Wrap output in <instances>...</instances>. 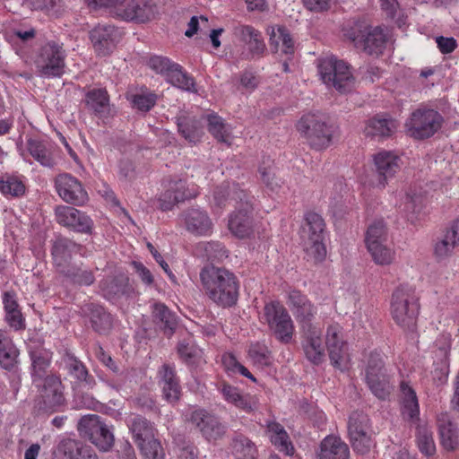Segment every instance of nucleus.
Listing matches in <instances>:
<instances>
[{
    "label": "nucleus",
    "instance_id": "nucleus-1",
    "mask_svg": "<svg viewBox=\"0 0 459 459\" xmlns=\"http://www.w3.org/2000/svg\"><path fill=\"white\" fill-rule=\"evenodd\" d=\"M202 287L209 299L219 306L230 307L236 304L238 283L229 270L213 265L204 266L200 272Z\"/></svg>",
    "mask_w": 459,
    "mask_h": 459
},
{
    "label": "nucleus",
    "instance_id": "nucleus-2",
    "mask_svg": "<svg viewBox=\"0 0 459 459\" xmlns=\"http://www.w3.org/2000/svg\"><path fill=\"white\" fill-rule=\"evenodd\" d=\"M229 186H221L213 193L215 205L221 207L227 200L226 195H230V200L236 202V211L230 216L228 227L230 231L239 238H248L254 230L253 204L247 194L233 185L230 194L228 192Z\"/></svg>",
    "mask_w": 459,
    "mask_h": 459
},
{
    "label": "nucleus",
    "instance_id": "nucleus-3",
    "mask_svg": "<svg viewBox=\"0 0 459 459\" xmlns=\"http://www.w3.org/2000/svg\"><path fill=\"white\" fill-rule=\"evenodd\" d=\"M420 305L414 290L407 285L397 287L392 294L390 312L394 321L404 330L413 331Z\"/></svg>",
    "mask_w": 459,
    "mask_h": 459
},
{
    "label": "nucleus",
    "instance_id": "nucleus-4",
    "mask_svg": "<svg viewBox=\"0 0 459 459\" xmlns=\"http://www.w3.org/2000/svg\"><path fill=\"white\" fill-rule=\"evenodd\" d=\"M296 128L308 145L317 151L327 148L333 138V127L319 112L304 114L297 122Z\"/></svg>",
    "mask_w": 459,
    "mask_h": 459
},
{
    "label": "nucleus",
    "instance_id": "nucleus-5",
    "mask_svg": "<svg viewBox=\"0 0 459 459\" xmlns=\"http://www.w3.org/2000/svg\"><path fill=\"white\" fill-rule=\"evenodd\" d=\"M385 355L377 351H371L365 355V380L373 394L381 399H386L392 389L390 375L385 366Z\"/></svg>",
    "mask_w": 459,
    "mask_h": 459
},
{
    "label": "nucleus",
    "instance_id": "nucleus-6",
    "mask_svg": "<svg viewBox=\"0 0 459 459\" xmlns=\"http://www.w3.org/2000/svg\"><path fill=\"white\" fill-rule=\"evenodd\" d=\"M318 73L327 87H333L339 92L351 91L355 85V78L351 67L335 56H325L319 60Z\"/></svg>",
    "mask_w": 459,
    "mask_h": 459
},
{
    "label": "nucleus",
    "instance_id": "nucleus-7",
    "mask_svg": "<svg viewBox=\"0 0 459 459\" xmlns=\"http://www.w3.org/2000/svg\"><path fill=\"white\" fill-rule=\"evenodd\" d=\"M260 321L267 325L277 340L289 343L292 340L295 326L288 310L277 300L265 303Z\"/></svg>",
    "mask_w": 459,
    "mask_h": 459
},
{
    "label": "nucleus",
    "instance_id": "nucleus-8",
    "mask_svg": "<svg viewBox=\"0 0 459 459\" xmlns=\"http://www.w3.org/2000/svg\"><path fill=\"white\" fill-rule=\"evenodd\" d=\"M305 221L301 231L304 250L307 257L315 263L322 262L326 256L324 220L318 213L309 212L305 215Z\"/></svg>",
    "mask_w": 459,
    "mask_h": 459
},
{
    "label": "nucleus",
    "instance_id": "nucleus-9",
    "mask_svg": "<svg viewBox=\"0 0 459 459\" xmlns=\"http://www.w3.org/2000/svg\"><path fill=\"white\" fill-rule=\"evenodd\" d=\"M65 57L63 44L48 41L41 48L35 62L39 74L47 78L61 77L65 74Z\"/></svg>",
    "mask_w": 459,
    "mask_h": 459
},
{
    "label": "nucleus",
    "instance_id": "nucleus-10",
    "mask_svg": "<svg viewBox=\"0 0 459 459\" xmlns=\"http://www.w3.org/2000/svg\"><path fill=\"white\" fill-rule=\"evenodd\" d=\"M443 117L432 108H418L405 123L408 134L415 139L434 135L442 126Z\"/></svg>",
    "mask_w": 459,
    "mask_h": 459
},
{
    "label": "nucleus",
    "instance_id": "nucleus-11",
    "mask_svg": "<svg viewBox=\"0 0 459 459\" xmlns=\"http://www.w3.org/2000/svg\"><path fill=\"white\" fill-rule=\"evenodd\" d=\"M78 430L100 451H108L114 444V435L110 428L98 415L82 417Z\"/></svg>",
    "mask_w": 459,
    "mask_h": 459
},
{
    "label": "nucleus",
    "instance_id": "nucleus-12",
    "mask_svg": "<svg viewBox=\"0 0 459 459\" xmlns=\"http://www.w3.org/2000/svg\"><path fill=\"white\" fill-rule=\"evenodd\" d=\"M40 394L39 410L46 413H53L65 405L64 385L61 379L49 375L43 377L40 385H35Z\"/></svg>",
    "mask_w": 459,
    "mask_h": 459
},
{
    "label": "nucleus",
    "instance_id": "nucleus-13",
    "mask_svg": "<svg viewBox=\"0 0 459 459\" xmlns=\"http://www.w3.org/2000/svg\"><path fill=\"white\" fill-rule=\"evenodd\" d=\"M198 195V186L186 183L182 178H173L169 181L166 190L160 195L159 208L162 211L171 210L178 203L194 198Z\"/></svg>",
    "mask_w": 459,
    "mask_h": 459
},
{
    "label": "nucleus",
    "instance_id": "nucleus-14",
    "mask_svg": "<svg viewBox=\"0 0 459 459\" xmlns=\"http://www.w3.org/2000/svg\"><path fill=\"white\" fill-rule=\"evenodd\" d=\"M325 345L332 365L342 371L347 369L350 364V355L343 341L342 327L339 325H330L327 327Z\"/></svg>",
    "mask_w": 459,
    "mask_h": 459
},
{
    "label": "nucleus",
    "instance_id": "nucleus-15",
    "mask_svg": "<svg viewBox=\"0 0 459 459\" xmlns=\"http://www.w3.org/2000/svg\"><path fill=\"white\" fill-rule=\"evenodd\" d=\"M55 188L59 197L65 203L82 205L88 200V195L82 183L68 173H62L55 178Z\"/></svg>",
    "mask_w": 459,
    "mask_h": 459
},
{
    "label": "nucleus",
    "instance_id": "nucleus-16",
    "mask_svg": "<svg viewBox=\"0 0 459 459\" xmlns=\"http://www.w3.org/2000/svg\"><path fill=\"white\" fill-rule=\"evenodd\" d=\"M56 221L74 231L90 233L93 222L84 212L66 205H60L55 210Z\"/></svg>",
    "mask_w": 459,
    "mask_h": 459
},
{
    "label": "nucleus",
    "instance_id": "nucleus-17",
    "mask_svg": "<svg viewBox=\"0 0 459 459\" xmlns=\"http://www.w3.org/2000/svg\"><path fill=\"white\" fill-rule=\"evenodd\" d=\"M157 13V5L152 0H126L120 20L144 23L154 19Z\"/></svg>",
    "mask_w": 459,
    "mask_h": 459
},
{
    "label": "nucleus",
    "instance_id": "nucleus-18",
    "mask_svg": "<svg viewBox=\"0 0 459 459\" xmlns=\"http://www.w3.org/2000/svg\"><path fill=\"white\" fill-rule=\"evenodd\" d=\"M234 36L245 46L246 58L260 56L265 51V43L262 33L251 25L240 24L234 28Z\"/></svg>",
    "mask_w": 459,
    "mask_h": 459
},
{
    "label": "nucleus",
    "instance_id": "nucleus-19",
    "mask_svg": "<svg viewBox=\"0 0 459 459\" xmlns=\"http://www.w3.org/2000/svg\"><path fill=\"white\" fill-rule=\"evenodd\" d=\"M373 162L379 176L378 186L384 188L387 180L393 178L401 169V157L393 151L382 150L373 156Z\"/></svg>",
    "mask_w": 459,
    "mask_h": 459
},
{
    "label": "nucleus",
    "instance_id": "nucleus-20",
    "mask_svg": "<svg viewBox=\"0 0 459 459\" xmlns=\"http://www.w3.org/2000/svg\"><path fill=\"white\" fill-rule=\"evenodd\" d=\"M120 37L119 30L111 24H99L90 34L93 48L99 56L108 55Z\"/></svg>",
    "mask_w": 459,
    "mask_h": 459
},
{
    "label": "nucleus",
    "instance_id": "nucleus-21",
    "mask_svg": "<svg viewBox=\"0 0 459 459\" xmlns=\"http://www.w3.org/2000/svg\"><path fill=\"white\" fill-rule=\"evenodd\" d=\"M189 420L196 425L202 435L209 441L221 437L226 430V427L215 416L204 409H194Z\"/></svg>",
    "mask_w": 459,
    "mask_h": 459
},
{
    "label": "nucleus",
    "instance_id": "nucleus-22",
    "mask_svg": "<svg viewBox=\"0 0 459 459\" xmlns=\"http://www.w3.org/2000/svg\"><path fill=\"white\" fill-rule=\"evenodd\" d=\"M288 305L292 310L296 319L307 327V325H312L310 321L315 317L317 313L316 307L300 291L291 290L288 297Z\"/></svg>",
    "mask_w": 459,
    "mask_h": 459
},
{
    "label": "nucleus",
    "instance_id": "nucleus-23",
    "mask_svg": "<svg viewBox=\"0 0 459 459\" xmlns=\"http://www.w3.org/2000/svg\"><path fill=\"white\" fill-rule=\"evenodd\" d=\"M304 341L302 342L306 358L314 364H319L325 358V345L321 338L320 329L314 325L304 326Z\"/></svg>",
    "mask_w": 459,
    "mask_h": 459
},
{
    "label": "nucleus",
    "instance_id": "nucleus-24",
    "mask_svg": "<svg viewBox=\"0 0 459 459\" xmlns=\"http://www.w3.org/2000/svg\"><path fill=\"white\" fill-rule=\"evenodd\" d=\"M54 459H98V456L91 447L80 441L63 438L54 452Z\"/></svg>",
    "mask_w": 459,
    "mask_h": 459
},
{
    "label": "nucleus",
    "instance_id": "nucleus-25",
    "mask_svg": "<svg viewBox=\"0 0 459 459\" xmlns=\"http://www.w3.org/2000/svg\"><path fill=\"white\" fill-rule=\"evenodd\" d=\"M398 123L386 114L376 115L369 118L365 126L366 136L378 140L392 136L397 130Z\"/></svg>",
    "mask_w": 459,
    "mask_h": 459
},
{
    "label": "nucleus",
    "instance_id": "nucleus-26",
    "mask_svg": "<svg viewBox=\"0 0 459 459\" xmlns=\"http://www.w3.org/2000/svg\"><path fill=\"white\" fill-rule=\"evenodd\" d=\"M26 146L31 157L41 166L51 168L55 165L56 146L51 141L40 138H29Z\"/></svg>",
    "mask_w": 459,
    "mask_h": 459
},
{
    "label": "nucleus",
    "instance_id": "nucleus-27",
    "mask_svg": "<svg viewBox=\"0 0 459 459\" xmlns=\"http://www.w3.org/2000/svg\"><path fill=\"white\" fill-rule=\"evenodd\" d=\"M186 229L194 235L207 236L212 231V223L206 212L190 209L184 213Z\"/></svg>",
    "mask_w": 459,
    "mask_h": 459
},
{
    "label": "nucleus",
    "instance_id": "nucleus-28",
    "mask_svg": "<svg viewBox=\"0 0 459 459\" xmlns=\"http://www.w3.org/2000/svg\"><path fill=\"white\" fill-rule=\"evenodd\" d=\"M438 432L442 447L446 451H455L459 447V429L445 412L437 418Z\"/></svg>",
    "mask_w": 459,
    "mask_h": 459
},
{
    "label": "nucleus",
    "instance_id": "nucleus-29",
    "mask_svg": "<svg viewBox=\"0 0 459 459\" xmlns=\"http://www.w3.org/2000/svg\"><path fill=\"white\" fill-rule=\"evenodd\" d=\"M350 450L339 437L327 436L320 444L318 459H349Z\"/></svg>",
    "mask_w": 459,
    "mask_h": 459
},
{
    "label": "nucleus",
    "instance_id": "nucleus-30",
    "mask_svg": "<svg viewBox=\"0 0 459 459\" xmlns=\"http://www.w3.org/2000/svg\"><path fill=\"white\" fill-rule=\"evenodd\" d=\"M388 39L386 30L381 27L368 29L362 35V46L368 55L379 56L385 48Z\"/></svg>",
    "mask_w": 459,
    "mask_h": 459
},
{
    "label": "nucleus",
    "instance_id": "nucleus-31",
    "mask_svg": "<svg viewBox=\"0 0 459 459\" xmlns=\"http://www.w3.org/2000/svg\"><path fill=\"white\" fill-rule=\"evenodd\" d=\"M401 390V411L403 417L409 420H417L420 414V407L415 391L408 383L403 381Z\"/></svg>",
    "mask_w": 459,
    "mask_h": 459
},
{
    "label": "nucleus",
    "instance_id": "nucleus-32",
    "mask_svg": "<svg viewBox=\"0 0 459 459\" xmlns=\"http://www.w3.org/2000/svg\"><path fill=\"white\" fill-rule=\"evenodd\" d=\"M5 321L14 330H21L25 327V321L17 303L15 295L12 292H4L2 297Z\"/></svg>",
    "mask_w": 459,
    "mask_h": 459
},
{
    "label": "nucleus",
    "instance_id": "nucleus-33",
    "mask_svg": "<svg viewBox=\"0 0 459 459\" xmlns=\"http://www.w3.org/2000/svg\"><path fill=\"white\" fill-rule=\"evenodd\" d=\"M267 434L272 444L280 451L287 455H292L294 446H292L289 435L283 426L275 421L267 423Z\"/></svg>",
    "mask_w": 459,
    "mask_h": 459
},
{
    "label": "nucleus",
    "instance_id": "nucleus-34",
    "mask_svg": "<svg viewBox=\"0 0 459 459\" xmlns=\"http://www.w3.org/2000/svg\"><path fill=\"white\" fill-rule=\"evenodd\" d=\"M270 44L276 53L292 56L295 51L292 37L288 30L281 26L273 29L270 36Z\"/></svg>",
    "mask_w": 459,
    "mask_h": 459
},
{
    "label": "nucleus",
    "instance_id": "nucleus-35",
    "mask_svg": "<svg viewBox=\"0 0 459 459\" xmlns=\"http://www.w3.org/2000/svg\"><path fill=\"white\" fill-rule=\"evenodd\" d=\"M85 103L100 117H106L109 113V96L103 88L89 91L85 95Z\"/></svg>",
    "mask_w": 459,
    "mask_h": 459
},
{
    "label": "nucleus",
    "instance_id": "nucleus-36",
    "mask_svg": "<svg viewBox=\"0 0 459 459\" xmlns=\"http://www.w3.org/2000/svg\"><path fill=\"white\" fill-rule=\"evenodd\" d=\"M160 375L164 398L169 403L177 402L180 394V386L173 368L164 365L160 370Z\"/></svg>",
    "mask_w": 459,
    "mask_h": 459
},
{
    "label": "nucleus",
    "instance_id": "nucleus-37",
    "mask_svg": "<svg viewBox=\"0 0 459 459\" xmlns=\"http://www.w3.org/2000/svg\"><path fill=\"white\" fill-rule=\"evenodd\" d=\"M129 429L138 446L156 439L152 424L140 416H136L132 420Z\"/></svg>",
    "mask_w": 459,
    "mask_h": 459
},
{
    "label": "nucleus",
    "instance_id": "nucleus-38",
    "mask_svg": "<svg viewBox=\"0 0 459 459\" xmlns=\"http://www.w3.org/2000/svg\"><path fill=\"white\" fill-rule=\"evenodd\" d=\"M219 390L224 400L233 404L238 409L247 412L253 410V403L250 397L242 394L238 387L223 383Z\"/></svg>",
    "mask_w": 459,
    "mask_h": 459
},
{
    "label": "nucleus",
    "instance_id": "nucleus-39",
    "mask_svg": "<svg viewBox=\"0 0 459 459\" xmlns=\"http://www.w3.org/2000/svg\"><path fill=\"white\" fill-rule=\"evenodd\" d=\"M32 367V382L34 385H40L45 377L46 369L50 363V353L46 350L30 351Z\"/></svg>",
    "mask_w": 459,
    "mask_h": 459
},
{
    "label": "nucleus",
    "instance_id": "nucleus-40",
    "mask_svg": "<svg viewBox=\"0 0 459 459\" xmlns=\"http://www.w3.org/2000/svg\"><path fill=\"white\" fill-rule=\"evenodd\" d=\"M18 350L5 332L0 330V365L5 369H12L18 357Z\"/></svg>",
    "mask_w": 459,
    "mask_h": 459
},
{
    "label": "nucleus",
    "instance_id": "nucleus-41",
    "mask_svg": "<svg viewBox=\"0 0 459 459\" xmlns=\"http://www.w3.org/2000/svg\"><path fill=\"white\" fill-rule=\"evenodd\" d=\"M0 191L5 196L20 197L25 194V178L21 175H4L0 179Z\"/></svg>",
    "mask_w": 459,
    "mask_h": 459
},
{
    "label": "nucleus",
    "instance_id": "nucleus-42",
    "mask_svg": "<svg viewBox=\"0 0 459 459\" xmlns=\"http://www.w3.org/2000/svg\"><path fill=\"white\" fill-rule=\"evenodd\" d=\"M85 312L89 314L91 323L95 331L104 333L111 326V316L105 311L102 306L97 304L87 305Z\"/></svg>",
    "mask_w": 459,
    "mask_h": 459
},
{
    "label": "nucleus",
    "instance_id": "nucleus-43",
    "mask_svg": "<svg viewBox=\"0 0 459 459\" xmlns=\"http://www.w3.org/2000/svg\"><path fill=\"white\" fill-rule=\"evenodd\" d=\"M79 249L80 247L70 239L63 238L56 239L52 246V255L56 264L61 266L73 253Z\"/></svg>",
    "mask_w": 459,
    "mask_h": 459
},
{
    "label": "nucleus",
    "instance_id": "nucleus-44",
    "mask_svg": "<svg viewBox=\"0 0 459 459\" xmlns=\"http://www.w3.org/2000/svg\"><path fill=\"white\" fill-rule=\"evenodd\" d=\"M452 338L449 333L440 334L431 347L434 363L444 368L447 364L450 354Z\"/></svg>",
    "mask_w": 459,
    "mask_h": 459
},
{
    "label": "nucleus",
    "instance_id": "nucleus-45",
    "mask_svg": "<svg viewBox=\"0 0 459 459\" xmlns=\"http://www.w3.org/2000/svg\"><path fill=\"white\" fill-rule=\"evenodd\" d=\"M258 173L261 181L269 190L276 192L281 188L282 181L281 178L276 177L273 161L270 158L263 160L259 166Z\"/></svg>",
    "mask_w": 459,
    "mask_h": 459
},
{
    "label": "nucleus",
    "instance_id": "nucleus-46",
    "mask_svg": "<svg viewBox=\"0 0 459 459\" xmlns=\"http://www.w3.org/2000/svg\"><path fill=\"white\" fill-rule=\"evenodd\" d=\"M370 432L369 429V419L366 414L355 411L349 419L348 422V433L350 441L355 440L361 435Z\"/></svg>",
    "mask_w": 459,
    "mask_h": 459
},
{
    "label": "nucleus",
    "instance_id": "nucleus-47",
    "mask_svg": "<svg viewBox=\"0 0 459 459\" xmlns=\"http://www.w3.org/2000/svg\"><path fill=\"white\" fill-rule=\"evenodd\" d=\"M168 82L172 85L189 92L196 91L195 80L192 76L183 71L179 65H175L174 68L170 70Z\"/></svg>",
    "mask_w": 459,
    "mask_h": 459
},
{
    "label": "nucleus",
    "instance_id": "nucleus-48",
    "mask_svg": "<svg viewBox=\"0 0 459 459\" xmlns=\"http://www.w3.org/2000/svg\"><path fill=\"white\" fill-rule=\"evenodd\" d=\"M204 118L208 122L210 133L220 142L230 145L231 143V136L222 118L213 113L208 114Z\"/></svg>",
    "mask_w": 459,
    "mask_h": 459
},
{
    "label": "nucleus",
    "instance_id": "nucleus-49",
    "mask_svg": "<svg viewBox=\"0 0 459 459\" xmlns=\"http://www.w3.org/2000/svg\"><path fill=\"white\" fill-rule=\"evenodd\" d=\"M373 261L378 265H389L395 259V251L386 242L368 247Z\"/></svg>",
    "mask_w": 459,
    "mask_h": 459
},
{
    "label": "nucleus",
    "instance_id": "nucleus-50",
    "mask_svg": "<svg viewBox=\"0 0 459 459\" xmlns=\"http://www.w3.org/2000/svg\"><path fill=\"white\" fill-rule=\"evenodd\" d=\"M236 459H255L256 449L255 444L244 436H237L232 443Z\"/></svg>",
    "mask_w": 459,
    "mask_h": 459
},
{
    "label": "nucleus",
    "instance_id": "nucleus-51",
    "mask_svg": "<svg viewBox=\"0 0 459 459\" xmlns=\"http://www.w3.org/2000/svg\"><path fill=\"white\" fill-rule=\"evenodd\" d=\"M387 240V230L383 220L372 222L366 232L365 242L367 248Z\"/></svg>",
    "mask_w": 459,
    "mask_h": 459
},
{
    "label": "nucleus",
    "instance_id": "nucleus-52",
    "mask_svg": "<svg viewBox=\"0 0 459 459\" xmlns=\"http://www.w3.org/2000/svg\"><path fill=\"white\" fill-rule=\"evenodd\" d=\"M178 126L180 134L189 143H196L201 138L203 130L200 121L180 118Z\"/></svg>",
    "mask_w": 459,
    "mask_h": 459
},
{
    "label": "nucleus",
    "instance_id": "nucleus-53",
    "mask_svg": "<svg viewBox=\"0 0 459 459\" xmlns=\"http://www.w3.org/2000/svg\"><path fill=\"white\" fill-rule=\"evenodd\" d=\"M247 356L249 360L257 368H264L270 364L271 356L267 346L262 342H255L249 346Z\"/></svg>",
    "mask_w": 459,
    "mask_h": 459
},
{
    "label": "nucleus",
    "instance_id": "nucleus-54",
    "mask_svg": "<svg viewBox=\"0 0 459 459\" xmlns=\"http://www.w3.org/2000/svg\"><path fill=\"white\" fill-rule=\"evenodd\" d=\"M417 444L420 451L426 456H431L436 452L432 432L425 426H420L417 429Z\"/></svg>",
    "mask_w": 459,
    "mask_h": 459
},
{
    "label": "nucleus",
    "instance_id": "nucleus-55",
    "mask_svg": "<svg viewBox=\"0 0 459 459\" xmlns=\"http://www.w3.org/2000/svg\"><path fill=\"white\" fill-rule=\"evenodd\" d=\"M152 316L164 325L169 334L172 333L177 325V317L165 305L155 303L152 306Z\"/></svg>",
    "mask_w": 459,
    "mask_h": 459
},
{
    "label": "nucleus",
    "instance_id": "nucleus-56",
    "mask_svg": "<svg viewBox=\"0 0 459 459\" xmlns=\"http://www.w3.org/2000/svg\"><path fill=\"white\" fill-rule=\"evenodd\" d=\"M198 249L204 251L200 255L210 261H221L228 256V251L224 246L219 242H202L198 245Z\"/></svg>",
    "mask_w": 459,
    "mask_h": 459
},
{
    "label": "nucleus",
    "instance_id": "nucleus-57",
    "mask_svg": "<svg viewBox=\"0 0 459 459\" xmlns=\"http://www.w3.org/2000/svg\"><path fill=\"white\" fill-rule=\"evenodd\" d=\"M126 0H86L88 6L92 10L105 9L110 14L120 19L121 12Z\"/></svg>",
    "mask_w": 459,
    "mask_h": 459
},
{
    "label": "nucleus",
    "instance_id": "nucleus-58",
    "mask_svg": "<svg viewBox=\"0 0 459 459\" xmlns=\"http://www.w3.org/2000/svg\"><path fill=\"white\" fill-rule=\"evenodd\" d=\"M35 30L33 29L28 30H15L6 35V40L11 45L15 53L22 56L24 54L23 46L26 40L34 38Z\"/></svg>",
    "mask_w": 459,
    "mask_h": 459
},
{
    "label": "nucleus",
    "instance_id": "nucleus-59",
    "mask_svg": "<svg viewBox=\"0 0 459 459\" xmlns=\"http://www.w3.org/2000/svg\"><path fill=\"white\" fill-rule=\"evenodd\" d=\"M179 357L187 364L193 365L201 356V350L190 341H181L178 345Z\"/></svg>",
    "mask_w": 459,
    "mask_h": 459
},
{
    "label": "nucleus",
    "instance_id": "nucleus-60",
    "mask_svg": "<svg viewBox=\"0 0 459 459\" xmlns=\"http://www.w3.org/2000/svg\"><path fill=\"white\" fill-rule=\"evenodd\" d=\"M457 246H459V244L446 232L444 238L436 242L434 254L438 259H445L453 255Z\"/></svg>",
    "mask_w": 459,
    "mask_h": 459
},
{
    "label": "nucleus",
    "instance_id": "nucleus-61",
    "mask_svg": "<svg viewBox=\"0 0 459 459\" xmlns=\"http://www.w3.org/2000/svg\"><path fill=\"white\" fill-rule=\"evenodd\" d=\"M144 459H164V452L160 443L155 439L138 446Z\"/></svg>",
    "mask_w": 459,
    "mask_h": 459
},
{
    "label": "nucleus",
    "instance_id": "nucleus-62",
    "mask_svg": "<svg viewBox=\"0 0 459 459\" xmlns=\"http://www.w3.org/2000/svg\"><path fill=\"white\" fill-rule=\"evenodd\" d=\"M148 64L152 70L166 76V78L169 77L170 70H172L176 65L175 63H171L169 58L158 56L151 57Z\"/></svg>",
    "mask_w": 459,
    "mask_h": 459
},
{
    "label": "nucleus",
    "instance_id": "nucleus-63",
    "mask_svg": "<svg viewBox=\"0 0 459 459\" xmlns=\"http://www.w3.org/2000/svg\"><path fill=\"white\" fill-rule=\"evenodd\" d=\"M33 9L44 10L48 13L57 14L62 7V0H28Z\"/></svg>",
    "mask_w": 459,
    "mask_h": 459
},
{
    "label": "nucleus",
    "instance_id": "nucleus-64",
    "mask_svg": "<svg viewBox=\"0 0 459 459\" xmlns=\"http://www.w3.org/2000/svg\"><path fill=\"white\" fill-rule=\"evenodd\" d=\"M156 102V95L155 94H136L132 98V103L134 108L141 111H148L150 110Z\"/></svg>",
    "mask_w": 459,
    "mask_h": 459
}]
</instances>
